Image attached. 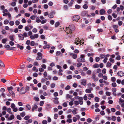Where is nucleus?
I'll list each match as a JSON object with an SVG mask.
<instances>
[{
    "label": "nucleus",
    "mask_w": 124,
    "mask_h": 124,
    "mask_svg": "<svg viewBox=\"0 0 124 124\" xmlns=\"http://www.w3.org/2000/svg\"><path fill=\"white\" fill-rule=\"evenodd\" d=\"M75 30V27L74 25H69L68 27H66V32L68 35L71 34Z\"/></svg>",
    "instance_id": "1"
},
{
    "label": "nucleus",
    "mask_w": 124,
    "mask_h": 124,
    "mask_svg": "<svg viewBox=\"0 0 124 124\" xmlns=\"http://www.w3.org/2000/svg\"><path fill=\"white\" fill-rule=\"evenodd\" d=\"M85 56L84 54H82L80 55V58H78L77 60L78 62H84L85 61Z\"/></svg>",
    "instance_id": "2"
},
{
    "label": "nucleus",
    "mask_w": 124,
    "mask_h": 124,
    "mask_svg": "<svg viewBox=\"0 0 124 124\" xmlns=\"http://www.w3.org/2000/svg\"><path fill=\"white\" fill-rule=\"evenodd\" d=\"M84 43L83 42L82 43L81 40L78 39H77V38H76L75 40L74 44H76L77 45L79 44L80 45H82Z\"/></svg>",
    "instance_id": "3"
},
{
    "label": "nucleus",
    "mask_w": 124,
    "mask_h": 124,
    "mask_svg": "<svg viewBox=\"0 0 124 124\" xmlns=\"http://www.w3.org/2000/svg\"><path fill=\"white\" fill-rule=\"evenodd\" d=\"M25 88L24 87H22L20 90L19 92L21 94H23L25 93L26 92V90L24 89Z\"/></svg>",
    "instance_id": "4"
},
{
    "label": "nucleus",
    "mask_w": 124,
    "mask_h": 124,
    "mask_svg": "<svg viewBox=\"0 0 124 124\" xmlns=\"http://www.w3.org/2000/svg\"><path fill=\"white\" fill-rule=\"evenodd\" d=\"M5 47L6 48H7V49L8 50H11L15 48V47H10V46L8 45H6L5 46Z\"/></svg>",
    "instance_id": "5"
},
{
    "label": "nucleus",
    "mask_w": 124,
    "mask_h": 124,
    "mask_svg": "<svg viewBox=\"0 0 124 124\" xmlns=\"http://www.w3.org/2000/svg\"><path fill=\"white\" fill-rule=\"evenodd\" d=\"M39 37L38 35L37 34H36L34 35H31L30 36V38L32 39H34L35 38H37Z\"/></svg>",
    "instance_id": "6"
},
{
    "label": "nucleus",
    "mask_w": 124,
    "mask_h": 124,
    "mask_svg": "<svg viewBox=\"0 0 124 124\" xmlns=\"http://www.w3.org/2000/svg\"><path fill=\"white\" fill-rule=\"evenodd\" d=\"M69 55L70 56H72V58L74 59H76L77 57V55L76 54L70 53L69 54Z\"/></svg>",
    "instance_id": "7"
},
{
    "label": "nucleus",
    "mask_w": 124,
    "mask_h": 124,
    "mask_svg": "<svg viewBox=\"0 0 124 124\" xmlns=\"http://www.w3.org/2000/svg\"><path fill=\"white\" fill-rule=\"evenodd\" d=\"M80 18V16H74L73 17V21H77Z\"/></svg>",
    "instance_id": "8"
},
{
    "label": "nucleus",
    "mask_w": 124,
    "mask_h": 124,
    "mask_svg": "<svg viewBox=\"0 0 124 124\" xmlns=\"http://www.w3.org/2000/svg\"><path fill=\"white\" fill-rule=\"evenodd\" d=\"M93 88L90 87V89H87L85 90V92L88 93H91V91L93 90Z\"/></svg>",
    "instance_id": "9"
},
{
    "label": "nucleus",
    "mask_w": 124,
    "mask_h": 124,
    "mask_svg": "<svg viewBox=\"0 0 124 124\" xmlns=\"http://www.w3.org/2000/svg\"><path fill=\"white\" fill-rule=\"evenodd\" d=\"M14 119V116L13 114H11L8 118L7 120L8 121H10Z\"/></svg>",
    "instance_id": "10"
},
{
    "label": "nucleus",
    "mask_w": 124,
    "mask_h": 124,
    "mask_svg": "<svg viewBox=\"0 0 124 124\" xmlns=\"http://www.w3.org/2000/svg\"><path fill=\"white\" fill-rule=\"evenodd\" d=\"M18 37L19 38V39L20 40H23L24 39V37L23 35L20 34L18 35Z\"/></svg>",
    "instance_id": "11"
},
{
    "label": "nucleus",
    "mask_w": 124,
    "mask_h": 124,
    "mask_svg": "<svg viewBox=\"0 0 124 124\" xmlns=\"http://www.w3.org/2000/svg\"><path fill=\"white\" fill-rule=\"evenodd\" d=\"M117 75L120 77H122L124 75V73L122 71H120L118 72L117 73Z\"/></svg>",
    "instance_id": "12"
},
{
    "label": "nucleus",
    "mask_w": 124,
    "mask_h": 124,
    "mask_svg": "<svg viewBox=\"0 0 124 124\" xmlns=\"http://www.w3.org/2000/svg\"><path fill=\"white\" fill-rule=\"evenodd\" d=\"M88 12L87 11H85L83 12L82 13V15L83 16H86L88 14Z\"/></svg>",
    "instance_id": "13"
},
{
    "label": "nucleus",
    "mask_w": 124,
    "mask_h": 124,
    "mask_svg": "<svg viewBox=\"0 0 124 124\" xmlns=\"http://www.w3.org/2000/svg\"><path fill=\"white\" fill-rule=\"evenodd\" d=\"M105 10L103 9H101L100 11V15H103L105 14Z\"/></svg>",
    "instance_id": "14"
},
{
    "label": "nucleus",
    "mask_w": 124,
    "mask_h": 124,
    "mask_svg": "<svg viewBox=\"0 0 124 124\" xmlns=\"http://www.w3.org/2000/svg\"><path fill=\"white\" fill-rule=\"evenodd\" d=\"M54 14V12H52L49 14L48 16L50 18H53L54 17L53 14Z\"/></svg>",
    "instance_id": "15"
},
{
    "label": "nucleus",
    "mask_w": 124,
    "mask_h": 124,
    "mask_svg": "<svg viewBox=\"0 0 124 124\" xmlns=\"http://www.w3.org/2000/svg\"><path fill=\"white\" fill-rule=\"evenodd\" d=\"M38 108V106L37 105L35 104L33 106L32 108V112H34L35 110L37 109Z\"/></svg>",
    "instance_id": "16"
},
{
    "label": "nucleus",
    "mask_w": 124,
    "mask_h": 124,
    "mask_svg": "<svg viewBox=\"0 0 124 124\" xmlns=\"http://www.w3.org/2000/svg\"><path fill=\"white\" fill-rule=\"evenodd\" d=\"M81 84L84 85H86V83L85 80L83 79L81 81Z\"/></svg>",
    "instance_id": "17"
},
{
    "label": "nucleus",
    "mask_w": 124,
    "mask_h": 124,
    "mask_svg": "<svg viewBox=\"0 0 124 124\" xmlns=\"http://www.w3.org/2000/svg\"><path fill=\"white\" fill-rule=\"evenodd\" d=\"M8 91L9 93L12 95L13 97H15V94L14 93L12 90L10 91Z\"/></svg>",
    "instance_id": "18"
},
{
    "label": "nucleus",
    "mask_w": 124,
    "mask_h": 124,
    "mask_svg": "<svg viewBox=\"0 0 124 124\" xmlns=\"http://www.w3.org/2000/svg\"><path fill=\"white\" fill-rule=\"evenodd\" d=\"M77 111V109L76 108H74V110L72 111V112L74 115H75L77 114L76 111Z\"/></svg>",
    "instance_id": "19"
},
{
    "label": "nucleus",
    "mask_w": 124,
    "mask_h": 124,
    "mask_svg": "<svg viewBox=\"0 0 124 124\" xmlns=\"http://www.w3.org/2000/svg\"><path fill=\"white\" fill-rule=\"evenodd\" d=\"M68 101H67L66 102H65L63 103L62 104V106L64 107H66L67 106V103H68Z\"/></svg>",
    "instance_id": "20"
},
{
    "label": "nucleus",
    "mask_w": 124,
    "mask_h": 124,
    "mask_svg": "<svg viewBox=\"0 0 124 124\" xmlns=\"http://www.w3.org/2000/svg\"><path fill=\"white\" fill-rule=\"evenodd\" d=\"M50 47V46L49 44H47L44 46L43 47V48L44 49H46V48H49Z\"/></svg>",
    "instance_id": "21"
},
{
    "label": "nucleus",
    "mask_w": 124,
    "mask_h": 124,
    "mask_svg": "<svg viewBox=\"0 0 124 124\" xmlns=\"http://www.w3.org/2000/svg\"><path fill=\"white\" fill-rule=\"evenodd\" d=\"M17 47L18 48H19L21 50L23 49V47L22 46H20L19 44L17 45Z\"/></svg>",
    "instance_id": "22"
},
{
    "label": "nucleus",
    "mask_w": 124,
    "mask_h": 124,
    "mask_svg": "<svg viewBox=\"0 0 124 124\" xmlns=\"http://www.w3.org/2000/svg\"><path fill=\"white\" fill-rule=\"evenodd\" d=\"M7 112L9 113L10 114H12V113L11 112V109L10 108H8L7 109Z\"/></svg>",
    "instance_id": "23"
},
{
    "label": "nucleus",
    "mask_w": 124,
    "mask_h": 124,
    "mask_svg": "<svg viewBox=\"0 0 124 124\" xmlns=\"http://www.w3.org/2000/svg\"><path fill=\"white\" fill-rule=\"evenodd\" d=\"M8 39L7 38H5L3 39L2 40V42L3 43H5L7 41Z\"/></svg>",
    "instance_id": "24"
},
{
    "label": "nucleus",
    "mask_w": 124,
    "mask_h": 124,
    "mask_svg": "<svg viewBox=\"0 0 124 124\" xmlns=\"http://www.w3.org/2000/svg\"><path fill=\"white\" fill-rule=\"evenodd\" d=\"M82 97H79L78 96H76V97H74V98L77 99L78 100V99L80 100H82Z\"/></svg>",
    "instance_id": "25"
},
{
    "label": "nucleus",
    "mask_w": 124,
    "mask_h": 124,
    "mask_svg": "<svg viewBox=\"0 0 124 124\" xmlns=\"http://www.w3.org/2000/svg\"><path fill=\"white\" fill-rule=\"evenodd\" d=\"M99 65L97 63L93 65V68H98L99 67Z\"/></svg>",
    "instance_id": "26"
},
{
    "label": "nucleus",
    "mask_w": 124,
    "mask_h": 124,
    "mask_svg": "<svg viewBox=\"0 0 124 124\" xmlns=\"http://www.w3.org/2000/svg\"><path fill=\"white\" fill-rule=\"evenodd\" d=\"M30 118V116L29 115H27L25 116L24 119L25 120H28Z\"/></svg>",
    "instance_id": "27"
},
{
    "label": "nucleus",
    "mask_w": 124,
    "mask_h": 124,
    "mask_svg": "<svg viewBox=\"0 0 124 124\" xmlns=\"http://www.w3.org/2000/svg\"><path fill=\"white\" fill-rule=\"evenodd\" d=\"M25 115V112H22L20 114V116L22 117H23Z\"/></svg>",
    "instance_id": "28"
},
{
    "label": "nucleus",
    "mask_w": 124,
    "mask_h": 124,
    "mask_svg": "<svg viewBox=\"0 0 124 124\" xmlns=\"http://www.w3.org/2000/svg\"><path fill=\"white\" fill-rule=\"evenodd\" d=\"M76 91L78 92L79 93L80 95H81L82 93V92L78 89H77L76 90Z\"/></svg>",
    "instance_id": "29"
},
{
    "label": "nucleus",
    "mask_w": 124,
    "mask_h": 124,
    "mask_svg": "<svg viewBox=\"0 0 124 124\" xmlns=\"http://www.w3.org/2000/svg\"><path fill=\"white\" fill-rule=\"evenodd\" d=\"M60 24V23L59 22H56L55 24V27H58Z\"/></svg>",
    "instance_id": "30"
},
{
    "label": "nucleus",
    "mask_w": 124,
    "mask_h": 124,
    "mask_svg": "<svg viewBox=\"0 0 124 124\" xmlns=\"http://www.w3.org/2000/svg\"><path fill=\"white\" fill-rule=\"evenodd\" d=\"M88 96L92 98H93L94 97L93 94V93L89 94L88 95Z\"/></svg>",
    "instance_id": "31"
},
{
    "label": "nucleus",
    "mask_w": 124,
    "mask_h": 124,
    "mask_svg": "<svg viewBox=\"0 0 124 124\" xmlns=\"http://www.w3.org/2000/svg\"><path fill=\"white\" fill-rule=\"evenodd\" d=\"M26 107L27 108V109H28L29 110H30L31 109V106L29 104H27L26 105Z\"/></svg>",
    "instance_id": "32"
},
{
    "label": "nucleus",
    "mask_w": 124,
    "mask_h": 124,
    "mask_svg": "<svg viewBox=\"0 0 124 124\" xmlns=\"http://www.w3.org/2000/svg\"><path fill=\"white\" fill-rule=\"evenodd\" d=\"M36 22L37 23H39L41 22V21L39 17H37L36 18Z\"/></svg>",
    "instance_id": "33"
},
{
    "label": "nucleus",
    "mask_w": 124,
    "mask_h": 124,
    "mask_svg": "<svg viewBox=\"0 0 124 124\" xmlns=\"http://www.w3.org/2000/svg\"><path fill=\"white\" fill-rule=\"evenodd\" d=\"M32 70L36 72H38V69H37L36 67H34L32 68Z\"/></svg>",
    "instance_id": "34"
},
{
    "label": "nucleus",
    "mask_w": 124,
    "mask_h": 124,
    "mask_svg": "<svg viewBox=\"0 0 124 124\" xmlns=\"http://www.w3.org/2000/svg\"><path fill=\"white\" fill-rule=\"evenodd\" d=\"M55 84L52 83L51 84L50 86L51 88H53L55 86Z\"/></svg>",
    "instance_id": "35"
},
{
    "label": "nucleus",
    "mask_w": 124,
    "mask_h": 124,
    "mask_svg": "<svg viewBox=\"0 0 124 124\" xmlns=\"http://www.w3.org/2000/svg\"><path fill=\"white\" fill-rule=\"evenodd\" d=\"M14 36L13 35H12L9 36V38L10 40L12 41H13L14 40Z\"/></svg>",
    "instance_id": "36"
},
{
    "label": "nucleus",
    "mask_w": 124,
    "mask_h": 124,
    "mask_svg": "<svg viewBox=\"0 0 124 124\" xmlns=\"http://www.w3.org/2000/svg\"><path fill=\"white\" fill-rule=\"evenodd\" d=\"M112 119L114 121H115L116 119V117L114 116H112Z\"/></svg>",
    "instance_id": "37"
},
{
    "label": "nucleus",
    "mask_w": 124,
    "mask_h": 124,
    "mask_svg": "<svg viewBox=\"0 0 124 124\" xmlns=\"http://www.w3.org/2000/svg\"><path fill=\"white\" fill-rule=\"evenodd\" d=\"M95 100L96 102H98L99 101L100 99L98 97H95Z\"/></svg>",
    "instance_id": "38"
},
{
    "label": "nucleus",
    "mask_w": 124,
    "mask_h": 124,
    "mask_svg": "<svg viewBox=\"0 0 124 124\" xmlns=\"http://www.w3.org/2000/svg\"><path fill=\"white\" fill-rule=\"evenodd\" d=\"M47 22V20L46 19L43 20H42L41 22V23L42 24H44L45 23Z\"/></svg>",
    "instance_id": "39"
},
{
    "label": "nucleus",
    "mask_w": 124,
    "mask_h": 124,
    "mask_svg": "<svg viewBox=\"0 0 124 124\" xmlns=\"http://www.w3.org/2000/svg\"><path fill=\"white\" fill-rule=\"evenodd\" d=\"M16 5V3L15 2H13L11 3V5L12 7H14Z\"/></svg>",
    "instance_id": "40"
},
{
    "label": "nucleus",
    "mask_w": 124,
    "mask_h": 124,
    "mask_svg": "<svg viewBox=\"0 0 124 124\" xmlns=\"http://www.w3.org/2000/svg\"><path fill=\"white\" fill-rule=\"evenodd\" d=\"M83 8L85 9H87L88 7V6L86 4H85L83 6Z\"/></svg>",
    "instance_id": "41"
},
{
    "label": "nucleus",
    "mask_w": 124,
    "mask_h": 124,
    "mask_svg": "<svg viewBox=\"0 0 124 124\" xmlns=\"http://www.w3.org/2000/svg\"><path fill=\"white\" fill-rule=\"evenodd\" d=\"M14 24V22L13 21H10L9 23V24L11 26L13 25Z\"/></svg>",
    "instance_id": "42"
},
{
    "label": "nucleus",
    "mask_w": 124,
    "mask_h": 124,
    "mask_svg": "<svg viewBox=\"0 0 124 124\" xmlns=\"http://www.w3.org/2000/svg\"><path fill=\"white\" fill-rule=\"evenodd\" d=\"M111 65V64L109 62H108L106 65V66L108 67H110Z\"/></svg>",
    "instance_id": "43"
},
{
    "label": "nucleus",
    "mask_w": 124,
    "mask_h": 124,
    "mask_svg": "<svg viewBox=\"0 0 124 124\" xmlns=\"http://www.w3.org/2000/svg\"><path fill=\"white\" fill-rule=\"evenodd\" d=\"M0 66L2 67L4 66V64L0 60Z\"/></svg>",
    "instance_id": "44"
},
{
    "label": "nucleus",
    "mask_w": 124,
    "mask_h": 124,
    "mask_svg": "<svg viewBox=\"0 0 124 124\" xmlns=\"http://www.w3.org/2000/svg\"><path fill=\"white\" fill-rule=\"evenodd\" d=\"M70 88V86L69 85H67L65 88V89L66 90H69Z\"/></svg>",
    "instance_id": "45"
},
{
    "label": "nucleus",
    "mask_w": 124,
    "mask_h": 124,
    "mask_svg": "<svg viewBox=\"0 0 124 124\" xmlns=\"http://www.w3.org/2000/svg\"><path fill=\"white\" fill-rule=\"evenodd\" d=\"M44 101H40L39 103V105L40 106H43L44 103Z\"/></svg>",
    "instance_id": "46"
},
{
    "label": "nucleus",
    "mask_w": 124,
    "mask_h": 124,
    "mask_svg": "<svg viewBox=\"0 0 124 124\" xmlns=\"http://www.w3.org/2000/svg\"><path fill=\"white\" fill-rule=\"evenodd\" d=\"M106 94L108 96H109L111 95V93L107 91L106 92Z\"/></svg>",
    "instance_id": "47"
},
{
    "label": "nucleus",
    "mask_w": 124,
    "mask_h": 124,
    "mask_svg": "<svg viewBox=\"0 0 124 124\" xmlns=\"http://www.w3.org/2000/svg\"><path fill=\"white\" fill-rule=\"evenodd\" d=\"M42 58V57L41 56H38L36 58V59L37 60H41Z\"/></svg>",
    "instance_id": "48"
},
{
    "label": "nucleus",
    "mask_w": 124,
    "mask_h": 124,
    "mask_svg": "<svg viewBox=\"0 0 124 124\" xmlns=\"http://www.w3.org/2000/svg\"><path fill=\"white\" fill-rule=\"evenodd\" d=\"M63 8L64 10H66L68 9V7L67 5H65L63 6Z\"/></svg>",
    "instance_id": "49"
},
{
    "label": "nucleus",
    "mask_w": 124,
    "mask_h": 124,
    "mask_svg": "<svg viewBox=\"0 0 124 124\" xmlns=\"http://www.w3.org/2000/svg\"><path fill=\"white\" fill-rule=\"evenodd\" d=\"M111 81L113 82H114L116 81V79L114 77H112L111 78Z\"/></svg>",
    "instance_id": "50"
},
{
    "label": "nucleus",
    "mask_w": 124,
    "mask_h": 124,
    "mask_svg": "<svg viewBox=\"0 0 124 124\" xmlns=\"http://www.w3.org/2000/svg\"><path fill=\"white\" fill-rule=\"evenodd\" d=\"M75 7L77 9H79L80 8V6L78 5H76Z\"/></svg>",
    "instance_id": "51"
},
{
    "label": "nucleus",
    "mask_w": 124,
    "mask_h": 124,
    "mask_svg": "<svg viewBox=\"0 0 124 124\" xmlns=\"http://www.w3.org/2000/svg\"><path fill=\"white\" fill-rule=\"evenodd\" d=\"M82 65V63L80 62H79L77 64V66L78 67H80Z\"/></svg>",
    "instance_id": "52"
},
{
    "label": "nucleus",
    "mask_w": 124,
    "mask_h": 124,
    "mask_svg": "<svg viewBox=\"0 0 124 124\" xmlns=\"http://www.w3.org/2000/svg\"><path fill=\"white\" fill-rule=\"evenodd\" d=\"M9 23V21L7 20H5L4 22V23L5 24H8Z\"/></svg>",
    "instance_id": "53"
},
{
    "label": "nucleus",
    "mask_w": 124,
    "mask_h": 124,
    "mask_svg": "<svg viewBox=\"0 0 124 124\" xmlns=\"http://www.w3.org/2000/svg\"><path fill=\"white\" fill-rule=\"evenodd\" d=\"M24 15L25 16L29 17L30 16V14L28 13H26Z\"/></svg>",
    "instance_id": "54"
},
{
    "label": "nucleus",
    "mask_w": 124,
    "mask_h": 124,
    "mask_svg": "<svg viewBox=\"0 0 124 124\" xmlns=\"http://www.w3.org/2000/svg\"><path fill=\"white\" fill-rule=\"evenodd\" d=\"M36 16H35L33 15L30 17V18L32 20H34L35 19Z\"/></svg>",
    "instance_id": "55"
},
{
    "label": "nucleus",
    "mask_w": 124,
    "mask_h": 124,
    "mask_svg": "<svg viewBox=\"0 0 124 124\" xmlns=\"http://www.w3.org/2000/svg\"><path fill=\"white\" fill-rule=\"evenodd\" d=\"M33 65L36 66H38L39 64H38L37 62L35 61L33 63Z\"/></svg>",
    "instance_id": "56"
},
{
    "label": "nucleus",
    "mask_w": 124,
    "mask_h": 124,
    "mask_svg": "<svg viewBox=\"0 0 124 124\" xmlns=\"http://www.w3.org/2000/svg\"><path fill=\"white\" fill-rule=\"evenodd\" d=\"M1 81L3 83H5L7 81V80L4 78H2L1 79Z\"/></svg>",
    "instance_id": "57"
},
{
    "label": "nucleus",
    "mask_w": 124,
    "mask_h": 124,
    "mask_svg": "<svg viewBox=\"0 0 124 124\" xmlns=\"http://www.w3.org/2000/svg\"><path fill=\"white\" fill-rule=\"evenodd\" d=\"M20 22L19 21L16 20L15 22L16 24V25H18L20 24Z\"/></svg>",
    "instance_id": "58"
},
{
    "label": "nucleus",
    "mask_w": 124,
    "mask_h": 124,
    "mask_svg": "<svg viewBox=\"0 0 124 124\" xmlns=\"http://www.w3.org/2000/svg\"><path fill=\"white\" fill-rule=\"evenodd\" d=\"M66 122L68 123H71L72 122V120L71 119H68L67 120Z\"/></svg>",
    "instance_id": "59"
},
{
    "label": "nucleus",
    "mask_w": 124,
    "mask_h": 124,
    "mask_svg": "<svg viewBox=\"0 0 124 124\" xmlns=\"http://www.w3.org/2000/svg\"><path fill=\"white\" fill-rule=\"evenodd\" d=\"M7 89L8 90V91H10L12 90L13 89V88L12 86H10V87H9L7 88Z\"/></svg>",
    "instance_id": "60"
},
{
    "label": "nucleus",
    "mask_w": 124,
    "mask_h": 124,
    "mask_svg": "<svg viewBox=\"0 0 124 124\" xmlns=\"http://www.w3.org/2000/svg\"><path fill=\"white\" fill-rule=\"evenodd\" d=\"M83 98L84 100L86 101L87 99V97L86 94H85L83 97Z\"/></svg>",
    "instance_id": "61"
},
{
    "label": "nucleus",
    "mask_w": 124,
    "mask_h": 124,
    "mask_svg": "<svg viewBox=\"0 0 124 124\" xmlns=\"http://www.w3.org/2000/svg\"><path fill=\"white\" fill-rule=\"evenodd\" d=\"M22 22L23 23H25L26 22V20L25 18H23L22 19Z\"/></svg>",
    "instance_id": "62"
},
{
    "label": "nucleus",
    "mask_w": 124,
    "mask_h": 124,
    "mask_svg": "<svg viewBox=\"0 0 124 124\" xmlns=\"http://www.w3.org/2000/svg\"><path fill=\"white\" fill-rule=\"evenodd\" d=\"M35 45V42H34L33 41H31L30 43V45L31 46H33Z\"/></svg>",
    "instance_id": "63"
},
{
    "label": "nucleus",
    "mask_w": 124,
    "mask_h": 124,
    "mask_svg": "<svg viewBox=\"0 0 124 124\" xmlns=\"http://www.w3.org/2000/svg\"><path fill=\"white\" fill-rule=\"evenodd\" d=\"M42 123L43 124H46L47 123V122L46 120H44L42 121Z\"/></svg>",
    "instance_id": "64"
}]
</instances>
